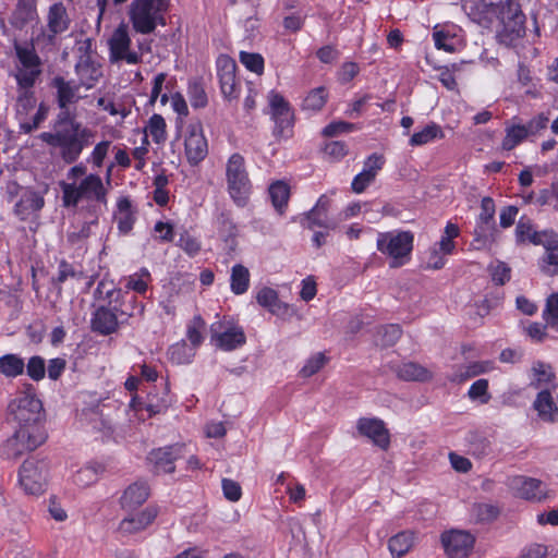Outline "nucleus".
<instances>
[{
  "label": "nucleus",
  "instance_id": "62",
  "mask_svg": "<svg viewBox=\"0 0 558 558\" xmlns=\"http://www.w3.org/2000/svg\"><path fill=\"white\" fill-rule=\"evenodd\" d=\"M177 245L190 257L196 256L201 251V241L187 231L180 234Z\"/></svg>",
  "mask_w": 558,
  "mask_h": 558
},
{
  "label": "nucleus",
  "instance_id": "2",
  "mask_svg": "<svg viewBox=\"0 0 558 558\" xmlns=\"http://www.w3.org/2000/svg\"><path fill=\"white\" fill-rule=\"evenodd\" d=\"M52 129L53 131L40 133L38 137L48 146L58 149L60 158L69 165L78 160L84 148L94 142L96 134L77 121L69 107L60 109Z\"/></svg>",
  "mask_w": 558,
  "mask_h": 558
},
{
  "label": "nucleus",
  "instance_id": "14",
  "mask_svg": "<svg viewBox=\"0 0 558 558\" xmlns=\"http://www.w3.org/2000/svg\"><path fill=\"white\" fill-rule=\"evenodd\" d=\"M132 40L129 35V27L121 23L113 31L108 40L109 59L111 62L125 61L128 64H137L142 61V56L130 50Z\"/></svg>",
  "mask_w": 558,
  "mask_h": 558
},
{
  "label": "nucleus",
  "instance_id": "51",
  "mask_svg": "<svg viewBox=\"0 0 558 558\" xmlns=\"http://www.w3.org/2000/svg\"><path fill=\"white\" fill-rule=\"evenodd\" d=\"M187 96L191 106L195 109L204 108L208 104L207 94L205 92L203 83L198 80H193L189 82Z\"/></svg>",
  "mask_w": 558,
  "mask_h": 558
},
{
  "label": "nucleus",
  "instance_id": "22",
  "mask_svg": "<svg viewBox=\"0 0 558 558\" xmlns=\"http://www.w3.org/2000/svg\"><path fill=\"white\" fill-rule=\"evenodd\" d=\"M118 314L117 305L97 307L90 318L92 330L101 336L114 333L119 327Z\"/></svg>",
  "mask_w": 558,
  "mask_h": 558
},
{
  "label": "nucleus",
  "instance_id": "34",
  "mask_svg": "<svg viewBox=\"0 0 558 558\" xmlns=\"http://www.w3.org/2000/svg\"><path fill=\"white\" fill-rule=\"evenodd\" d=\"M445 137V133L441 126L435 122H429L422 130H418L412 134L409 140L410 146H423L435 140H441Z\"/></svg>",
  "mask_w": 558,
  "mask_h": 558
},
{
  "label": "nucleus",
  "instance_id": "42",
  "mask_svg": "<svg viewBox=\"0 0 558 558\" xmlns=\"http://www.w3.org/2000/svg\"><path fill=\"white\" fill-rule=\"evenodd\" d=\"M532 379L530 386L538 389L551 384L556 376L549 364L537 361L532 366Z\"/></svg>",
  "mask_w": 558,
  "mask_h": 558
},
{
  "label": "nucleus",
  "instance_id": "57",
  "mask_svg": "<svg viewBox=\"0 0 558 558\" xmlns=\"http://www.w3.org/2000/svg\"><path fill=\"white\" fill-rule=\"evenodd\" d=\"M240 62L251 72L260 75L264 72L265 61L260 53L241 51Z\"/></svg>",
  "mask_w": 558,
  "mask_h": 558
},
{
  "label": "nucleus",
  "instance_id": "13",
  "mask_svg": "<svg viewBox=\"0 0 558 558\" xmlns=\"http://www.w3.org/2000/svg\"><path fill=\"white\" fill-rule=\"evenodd\" d=\"M268 102L270 117L275 123L274 136L277 138L289 137L293 128V111L289 102L283 96L274 90L268 95Z\"/></svg>",
  "mask_w": 558,
  "mask_h": 558
},
{
  "label": "nucleus",
  "instance_id": "54",
  "mask_svg": "<svg viewBox=\"0 0 558 558\" xmlns=\"http://www.w3.org/2000/svg\"><path fill=\"white\" fill-rule=\"evenodd\" d=\"M535 204L538 206H551L558 211V181L550 184L549 187L543 189L535 197Z\"/></svg>",
  "mask_w": 558,
  "mask_h": 558
},
{
  "label": "nucleus",
  "instance_id": "12",
  "mask_svg": "<svg viewBox=\"0 0 558 558\" xmlns=\"http://www.w3.org/2000/svg\"><path fill=\"white\" fill-rule=\"evenodd\" d=\"M210 332L214 345L227 352L242 347L246 341L243 328L232 319L213 323Z\"/></svg>",
  "mask_w": 558,
  "mask_h": 558
},
{
  "label": "nucleus",
  "instance_id": "28",
  "mask_svg": "<svg viewBox=\"0 0 558 558\" xmlns=\"http://www.w3.org/2000/svg\"><path fill=\"white\" fill-rule=\"evenodd\" d=\"M542 245L545 254L538 263L541 270L549 276L558 275V233H549Z\"/></svg>",
  "mask_w": 558,
  "mask_h": 558
},
{
  "label": "nucleus",
  "instance_id": "46",
  "mask_svg": "<svg viewBox=\"0 0 558 558\" xmlns=\"http://www.w3.org/2000/svg\"><path fill=\"white\" fill-rule=\"evenodd\" d=\"M397 375L403 380L417 381L427 380L432 376L427 368L413 362L402 363L397 369Z\"/></svg>",
  "mask_w": 558,
  "mask_h": 558
},
{
  "label": "nucleus",
  "instance_id": "59",
  "mask_svg": "<svg viewBox=\"0 0 558 558\" xmlns=\"http://www.w3.org/2000/svg\"><path fill=\"white\" fill-rule=\"evenodd\" d=\"M82 277V271L77 270L73 264L62 259L58 265V274L53 281L58 284H61L69 279L81 280Z\"/></svg>",
  "mask_w": 558,
  "mask_h": 558
},
{
  "label": "nucleus",
  "instance_id": "36",
  "mask_svg": "<svg viewBox=\"0 0 558 558\" xmlns=\"http://www.w3.org/2000/svg\"><path fill=\"white\" fill-rule=\"evenodd\" d=\"M25 372V361L19 354L7 353L0 356V374L5 378H16Z\"/></svg>",
  "mask_w": 558,
  "mask_h": 558
},
{
  "label": "nucleus",
  "instance_id": "49",
  "mask_svg": "<svg viewBox=\"0 0 558 558\" xmlns=\"http://www.w3.org/2000/svg\"><path fill=\"white\" fill-rule=\"evenodd\" d=\"M167 124L162 116L154 113L146 126L145 133L150 136L156 144H163L167 140Z\"/></svg>",
  "mask_w": 558,
  "mask_h": 558
},
{
  "label": "nucleus",
  "instance_id": "61",
  "mask_svg": "<svg viewBox=\"0 0 558 558\" xmlns=\"http://www.w3.org/2000/svg\"><path fill=\"white\" fill-rule=\"evenodd\" d=\"M111 147L110 141H101L95 145L92 153L87 158V162H90L94 168L99 169L102 167L104 161L109 153Z\"/></svg>",
  "mask_w": 558,
  "mask_h": 558
},
{
  "label": "nucleus",
  "instance_id": "47",
  "mask_svg": "<svg viewBox=\"0 0 558 558\" xmlns=\"http://www.w3.org/2000/svg\"><path fill=\"white\" fill-rule=\"evenodd\" d=\"M196 348L181 340L172 344L168 350L169 359L175 364H189L195 356Z\"/></svg>",
  "mask_w": 558,
  "mask_h": 558
},
{
  "label": "nucleus",
  "instance_id": "26",
  "mask_svg": "<svg viewBox=\"0 0 558 558\" xmlns=\"http://www.w3.org/2000/svg\"><path fill=\"white\" fill-rule=\"evenodd\" d=\"M157 513L155 507H146L141 512L124 518L119 524V530L123 534L141 532L154 522Z\"/></svg>",
  "mask_w": 558,
  "mask_h": 558
},
{
  "label": "nucleus",
  "instance_id": "30",
  "mask_svg": "<svg viewBox=\"0 0 558 558\" xmlns=\"http://www.w3.org/2000/svg\"><path fill=\"white\" fill-rule=\"evenodd\" d=\"M149 497V486L146 482H135L126 487L122 497L123 509L133 510L142 506Z\"/></svg>",
  "mask_w": 558,
  "mask_h": 558
},
{
  "label": "nucleus",
  "instance_id": "41",
  "mask_svg": "<svg viewBox=\"0 0 558 558\" xmlns=\"http://www.w3.org/2000/svg\"><path fill=\"white\" fill-rule=\"evenodd\" d=\"M95 300L107 302L108 306H111L112 303H117L118 300L123 296L128 298V293L123 294L120 289H117L112 281L102 279L98 282L95 292Z\"/></svg>",
  "mask_w": 558,
  "mask_h": 558
},
{
  "label": "nucleus",
  "instance_id": "38",
  "mask_svg": "<svg viewBox=\"0 0 558 558\" xmlns=\"http://www.w3.org/2000/svg\"><path fill=\"white\" fill-rule=\"evenodd\" d=\"M527 136L526 130L522 123H511L505 129V137L501 142V148L504 150H512L525 140Z\"/></svg>",
  "mask_w": 558,
  "mask_h": 558
},
{
  "label": "nucleus",
  "instance_id": "16",
  "mask_svg": "<svg viewBox=\"0 0 558 558\" xmlns=\"http://www.w3.org/2000/svg\"><path fill=\"white\" fill-rule=\"evenodd\" d=\"M47 439V434H31L26 429H16L4 446L3 452L8 459L16 460L23 454L34 451Z\"/></svg>",
  "mask_w": 558,
  "mask_h": 558
},
{
  "label": "nucleus",
  "instance_id": "39",
  "mask_svg": "<svg viewBox=\"0 0 558 558\" xmlns=\"http://www.w3.org/2000/svg\"><path fill=\"white\" fill-rule=\"evenodd\" d=\"M435 47L447 52L456 51L459 39L454 26H446L441 29H435L433 33Z\"/></svg>",
  "mask_w": 558,
  "mask_h": 558
},
{
  "label": "nucleus",
  "instance_id": "23",
  "mask_svg": "<svg viewBox=\"0 0 558 558\" xmlns=\"http://www.w3.org/2000/svg\"><path fill=\"white\" fill-rule=\"evenodd\" d=\"M113 220L120 234L128 235L133 230L137 220V208L129 196H120L117 199Z\"/></svg>",
  "mask_w": 558,
  "mask_h": 558
},
{
  "label": "nucleus",
  "instance_id": "9",
  "mask_svg": "<svg viewBox=\"0 0 558 558\" xmlns=\"http://www.w3.org/2000/svg\"><path fill=\"white\" fill-rule=\"evenodd\" d=\"M460 236V228L457 223L448 221L440 234V239L434 243L424 254V265L427 269L438 270L445 267L447 256L452 255L457 248L456 239Z\"/></svg>",
  "mask_w": 558,
  "mask_h": 558
},
{
  "label": "nucleus",
  "instance_id": "17",
  "mask_svg": "<svg viewBox=\"0 0 558 558\" xmlns=\"http://www.w3.org/2000/svg\"><path fill=\"white\" fill-rule=\"evenodd\" d=\"M185 449V444H173L153 449L147 456L151 471L157 475L173 473L175 471L174 462L184 456Z\"/></svg>",
  "mask_w": 558,
  "mask_h": 558
},
{
  "label": "nucleus",
  "instance_id": "52",
  "mask_svg": "<svg viewBox=\"0 0 558 558\" xmlns=\"http://www.w3.org/2000/svg\"><path fill=\"white\" fill-rule=\"evenodd\" d=\"M205 326V320L201 315H195L186 325V338L193 347L197 348L202 344Z\"/></svg>",
  "mask_w": 558,
  "mask_h": 558
},
{
  "label": "nucleus",
  "instance_id": "19",
  "mask_svg": "<svg viewBox=\"0 0 558 558\" xmlns=\"http://www.w3.org/2000/svg\"><path fill=\"white\" fill-rule=\"evenodd\" d=\"M441 543L449 558H466L474 546V536L465 531L451 530L441 534Z\"/></svg>",
  "mask_w": 558,
  "mask_h": 558
},
{
  "label": "nucleus",
  "instance_id": "40",
  "mask_svg": "<svg viewBox=\"0 0 558 558\" xmlns=\"http://www.w3.org/2000/svg\"><path fill=\"white\" fill-rule=\"evenodd\" d=\"M33 88L34 87L22 88L21 86H16L17 98L15 111L19 122L28 116L29 111H32L36 106V98Z\"/></svg>",
  "mask_w": 558,
  "mask_h": 558
},
{
  "label": "nucleus",
  "instance_id": "53",
  "mask_svg": "<svg viewBox=\"0 0 558 558\" xmlns=\"http://www.w3.org/2000/svg\"><path fill=\"white\" fill-rule=\"evenodd\" d=\"M401 335V327L397 324L383 326L377 332L376 343L381 347H391L399 340Z\"/></svg>",
  "mask_w": 558,
  "mask_h": 558
},
{
  "label": "nucleus",
  "instance_id": "35",
  "mask_svg": "<svg viewBox=\"0 0 558 558\" xmlns=\"http://www.w3.org/2000/svg\"><path fill=\"white\" fill-rule=\"evenodd\" d=\"M251 282L250 270L242 264H235L231 268L230 290L235 295L247 292Z\"/></svg>",
  "mask_w": 558,
  "mask_h": 558
},
{
  "label": "nucleus",
  "instance_id": "18",
  "mask_svg": "<svg viewBox=\"0 0 558 558\" xmlns=\"http://www.w3.org/2000/svg\"><path fill=\"white\" fill-rule=\"evenodd\" d=\"M236 64L229 56L222 54L217 59V76L225 99L233 100L240 95V82L235 75Z\"/></svg>",
  "mask_w": 558,
  "mask_h": 558
},
{
  "label": "nucleus",
  "instance_id": "31",
  "mask_svg": "<svg viewBox=\"0 0 558 558\" xmlns=\"http://www.w3.org/2000/svg\"><path fill=\"white\" fill-rule=\"evenodd\" d=\"M551 230L536 231L529 218L521 217L515 227V239L519 243L530 242L534 245H542Z\"/></svg>",
  "mask_w": 558,
  "mask_h": 558
},
{
  "label": "nucleus",
  "instance_id": "29",
  "mask_svg": "<svg viewBox=\"0 0 558 558\" xmlns=\"http://www.w3.org/2000/svg\"><path fill=\"white\" fill-rule=\"evenodd\" d=\"M45 205L44 197L34 191H25L19 202L14 205V214L21 219L26 220L31 214L39 211Z\"/></svg>",
  "mask_w": 558,
  "mask_h": 558
},
{
  "label": "nucleus",
  "instance_id": "33",
  "mask_svg": "<svg viewBox=\"0 0 558 558\" xmlns=\"http://www.w3.org/2000/svg\"><path fill=\"white\" fill-rule=\"evenodd\" d=\"M533 407L542 421L548 423L558 421V408L548 389H543L537 393Z\"/></svg>",
  "mask_w": 558,
  "mask_h": 558
},
{
  "label": "nucleus",
  "instance_id": "37",
  "mask_svg": "<svg viewBox=\"0 0 558 558\" xmlns=\"http://www.w3.org/2000/svg\"><path fill=\"white\" fill-rule=\"evenodd\" d=\"M256 302L272 314L287 308V305L280 301L278 292L269 287H263L257 291Z\"/></svg>",
  "mask_w": 558,
  "mask_h": 558
},
{
  "label": "nucleus",
  "instance_id": "32",
  "mask_svg": "<svg viewBox=\"0 0 558 558\" xmlns=\"http://www.w3.org/2000/svg\"><path fill=\"white\" fill-rule=\"evenodd\" d=\"M301 225L310 230L322 228L327 231L335 230L338 226L337 221L329 216V213L315 207L302 215Z\"/></svg>",
  "mask_w": 558,
  "mask_h": 558
},
{
  "label": "nucleus",
  "instance_id": "3",
  "mask_svg": "<svg viewBox=\"0 0 558 558\" xmlns=\"http://www.w3.org/2000/svg\"><path fill=\"white\" fill-rule=\"evenodd\" d=\"M8 414L16 424V429H26L31 434H47L45 429V410L41 400L32 385H26L23 391L8 404Z\"/></svg>",
  "mask_w": 558,
  "mask_h": 558
},
{
  "label": "nucleus",
  "instance_id": "43",
  "mask_svg": "<svg viewBox=\"0 0 558 558\" xmlns=\"http://www.w3.org/2000/svg\"><path fill=\"white\" fill-rule=\"evenodd\" d=\"M104 466L99 463H89L78 469L73 474V483L80 487H86L97 482Z\"/></svg>",
  "mask_w": 558,
  "mask_h": 558
},
{
  "label": "nucleus",
  "instance_id": "24",
  "mask_svg": "<svg viewBox=\"0 0 558 558\" xmlns=\"http://www.w3.org/2000/svg\"><path fill=\"white\" fill-rule=\"evenodd\" d=\"M75 73L80 85L86 89L93 88L102 76L100 64L95 62L89 54H83L75 64Z\"/></svg>",
  "mask_w": 558,
  "mask_h": 558
},
{
  "label": "nucleus",
  "instance_id": "20",
  "mask_svg": "<svg viewBox=\"0 0 558 558\" xmlns=\"http://www.w3.org/2000/svg\"><path fill=\"white\" fill-rule=\"evenodd\" d=\"M184 148L190 165L196 166L206 158L208 155V144L201 124L189 125Z\"/></svg>",
  "mask_w": 558,
  "mask_h": 558
},
{
  "label": "nucleus",
  "instance_id": "5",
  "mask_svg": "<svg viewBox=\"0 0 558 558\" xmlns=\"http://www.w3.org/2000/svg\"><path fill=\"white\" fill-rule=\"evenodd\" d=\"M413 245L414 234L411 231L378 232L376 239V248L387 258L390 268H400L407 265L411 260Z\"/></svg>",
  "mask_w": 558,
  "mask_h": 558
},
{
  "label": "nucleus",
  "instance_id": "15",
  "mask_svg": "<svg viewBox=\"0 0 558 558\" xmlns=\"http://www.w3.org/2000/svg\"><path fill=\"white\" fill-rule=\"evenodd\" d=\"M71 26V17L63 2L52 3L47 13V32L37 36V40H43L46 45L54 46L58 35L65 33Z\"/></svg>",
  "mask_w": 558,
  "mask_h": 558
},
{
  "label": "nucleus",
  "instance_id": "44",
  "mask_svg": "<svg viewBox=\"0 0 558 558\" xmlns=\"http://www.w3.org/2000/svg\"><path fill=\"white\" fill-rule=\"evenodd\" d=\"M329 98L326 87L319 86L308 92L302 102V109L311 112L320 111Z\"/></svg>",
  "mask_w": 558,
  "mask_h": 558
},
{
  "label": "nucleus",
  "instance_id": "11",
  "mask_svg": "<svg viewBox=\"0 0 558 558\" xmlns=\"http://www.w3.org/2000/svg\"><path fill=\"white\" fill-rule=\"evenodd\" d=\"M495 202L492 197H483L481 201V213L476 218L474 238L471 245L475 250L488 248L495 242L497 231L495 225Z\"/></svg>",
  "mask_w": 558,
  "mask_h": 558
},
{
  "label": "nucleus",
  "instance_id": "4",
  "mask_svg": "<svg viewBox=\"0 0 558 558\" xmlns=\"http://www.w3.org/2000/svg\"><path fill=\"white\" fill-rule=\"evenodd\" d=\"M14 70L12 76L16 86L35 87L43 74L44 62L36 51L34 41L13 43Z\"/></svg>",
  "mask_w": 558,
  "mask_h": 558
},
{
  "label": "nucleus",
  "instance_id": "60",
  "mask_svg": "<svg viewBox=\"0 0 558 558\" xmlns=\"http://www.w3.org/2000/svg\"><path fill=\"white\" fill-rule=\"evenodd\" d=\"M468 396L471 400H478L482 404L488 403L490 400L488 380L484 378L475 380L469 388Z\"/></svg>",
  "mask_w": 558,
  "mask_h": 558
},
{
  "label": "nucleus",
  "instance_id": "64",
  "mask_svg": "<svg viewBox=\"0 0 558 558\" xmlns=\"http://www.w3.org/2000/svg\"><path fill=\"white\" fill-rule=\"evenodd\" d=\"M327 359L324 353L318 352L306 360L300 371L303 377H311L316 374L326 363Z\"/></svg>",
  "mask_w": 558,
  "mask_h": 558
},
{
  "label": "nucleus",
  "instance_id": "25",
  "mask_svg": "<svg viewBox=\"0 0 558 558\" xmlns=\"http://www.w3.org/2000/svg\"><path fill=\"white\" fill-rule=\"evenodd\" d=\"M357 430L361 435L368 437L374 444L383 449L389 446V434L384 422L379 418H360Z\"/></svg>",
  "mask_w": 558,
  "mask_h": 558
},
{
  "label": "nucleus",
  "instance_id": "58",
  "mask_svg": "<svg viewBox=\"0 0 558 558\" xmlns=\"http://www.w3.org/2000/svg\"><path fill=\"white\" fill-rule=\"evenodd\" d=\"M542 316L549 327L558 328V291L547 298Z\"/></svg>",
  "mask_w": 558,
  "mask_h": 558
},
{
  "label": "nucleus",
  "instance_id": "1",
  "mask_svg": "<svg viewBox=\"0 0 558 558\" xmlns=\"http://www.w3.org/2000/svg\"><path fill=\"white\" fill-rule=\"evenodd\" d=\"M462 8L472 22L487 28L496 26L498 37L505 44H512L525 33V15L514 0L499 3L463 0Z\"/></svg>",
  "mask_w": 558,
  "mask_h": 558
},
{
  "label": "nucleus",
  "instance_id": "56",
  "mask_svg": "<svg viewBox=\"0 0 558 558\" xmlns=\"http://www.w3.org/2000/svg\"><path fill=\"white\" fill-rule=\"evenodd\" d=\"M25 372L27 376L34 381H40L46 376V362L39 355H33L25 363Z\"/></svg>",
  "mask_w": 558,
  "mask_h": 558
},
{
  "label": "nucleus",
  "instance_id": "10",
  "mask_svg": "<svg viewBox=\"0 0 558 558\" xmlns=\"http://www.w3.org/2000/svg\"><path fill=\"white\" fill-rule=\"evenodd\" d=\"M17 484L26 495H43L48 484V470L46 464L35 459H26L19 468Z\"/></svg>",
  "mask_w": 558,
  "mask_h": 558
},
{
  "label": "nucleus",
  "instance_id": "21",
  "mask_svg": "<svg viewBox=\"0 0 558 558\" xmlns=\"http://www.w3.org/2000/svg\"><path fill=\"white\" fill-rule=\"evenodd\" d=\"M508 485L518 497L526 500L539 501L546 496L545 485L537 478L518 475L509 478Z\"/></svg>",
  "mask_w": 558,
  "mask_h": 558
},
{
  "label": "nucleus",
  "instance_id": "63",
  "mask_svg": "<svg viewBox=\"0 0 558 558\" xmlns=\"http://www.w3.org/2000/svg\"><path fill=\"white\" fill-rule=\"evenodd\" d=\"M119 314L125 317H133L142 315L144 312V304L137 300L136 296L131 295L118 307Z\"/></svg>",
  "mask_w": 558,
  "mask_h": 558
},
{
  "label": "nucleus",
  "instance_id": "27",
  "mask_svg": "<svg viewBox=\"0 0 558 558\" xmlns=\"http://www.w3.org/2000/svg\"><path fill=\"white\" fill-rule=\"evenodd\" d=\"M52 86L57 90V102L60 109H65L70 105L76 104L80 100V84L73 81H66L62 76H56L52 80Z\"/></svg>",
  "mask_w": 558,
  "mask_h": 558
},
{
  "label": "nucleus",
  "instance_id": "55",
  "mask_svg": "<svg viewBox=\"0 0 558 558\" xmlns=\"http://www.w3.org/2000/svg\"><path fill=\"white\" fill-rule=\"evenodd\" d=\"M549 112H538L533 116L527 123L523 124L527 136L535 137L539 135L544 130L548 128L549 124Z\"/></svg>",
  "mask_w": 558,
  "mask_h": 558
},
{
  "label": "nucleus",
  "instance_id": "8",
  "mask_svg": "<svg viewBox=\"0 0 558 558\" xmlns=\"http://www.w3.org/2000/svg\"><path fill=\"white\" fill-rule=\"evenodd\" d=\"M228 193L238 207H245L252 193V183L245 167L244 157L232 154L226 165Z\"/></svg>",
  "mask_w": 558,
  "mask_h": 558
},
{
  "label": "nucleus",
  "instance_id": "50",
  "mask_svg": "<svg viewBox=\"0 0 558 558\" xmlns=\"http://www.w3.org/2000/svg\"><path fill=\"white\" fill-rule=\"evenodd\" d=\"M268 192L271 203L277 210H281L287 206L290 197V187L286 182L277 181L272 183Z\"/></svg>",
  "mask_w": 558,
  "mask_h": 558
},
{
  "label": "nucleus",
  "instance_id": "7",
  "mask_svg": "<svg viewBox=\"0 0 558 558\" xmlns=\"http://www.w3.org/2000/svg\"><path fill=\"white\" fill-rule=\"evenodd\" d=\"M169 0H133L129 9V17L136 33L151 34L158 25H165V14Z\"/></svg>",
  "mask_w": 558,
  "mask_h": 558
},
{
  "label": "nucleus",
  "instance_id": "48",
  "mask_svg": "<svg viewBox=\"0 0 558 558\" xmlns=\"http://www.w3.org/2000/svg\"><path fill=\"white\" fill-rule=\"evenodd\" d=\"M151 280L149 270L146 267H142L125 279V288L138 294H145Z\"/></svg>",
  "mask_w": 558,
  "mask_h": 558
},
{
  "label": "nucleus",
  "instance_id": "45",
  "mask_svg": "<svg viewBox=\"0 0 558 558\" xmlns=\"http://www.w3.org/2000/svg\"><path fill=\"white\" fill-rule=\"evenodd\" d=\"M414 535L412 532H400L392 536L388 542L390 554L395 558L405 555L413 546Z\"/></svg>",
  "mask_w": 558,
  "mask_h": 558
},
{
  "label": "nucleus",
  "instance_id": "6",
  "mask_svg": "<svg viewBox=\"0 0 558 558\" xmlns=\"http://www.w3.org/2000/svg\"><path fill=\"white\" fill-rule=\"evenodd\" d=\"M60 187L65 207H76L81 201L107 204L108 190L97 173L85 175L78 183L61 182Z\"/></svg>",
  "mask_w": 558,
  "mask_h": 558
}]
</instances>
